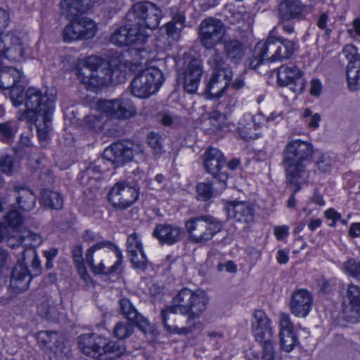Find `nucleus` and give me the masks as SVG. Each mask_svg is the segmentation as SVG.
Masks as SVG:
<instances>
[{"instance_id": "nucleus-1", "label": "nucleus", "mask_w": 360, "mask_h": 360, "mask_svg": "<svg viewBox=\"0 0 360 360\" xmlns=\"http://www.w3.org/2000/svg\"><path fill=\"white\" fill-rule=\"evenodd\" d=\"M209 300L202 290L181 289L173 298L171 305L161 310L165 330L171 334L188 335L193 333L197 321L207 308Z\"/></svg>"}, {"instance_id": "nucleus-2", "label": "nucleus", "mask_w": 360, "mask_h": 360, "mask_svg": "<svg viewBox=\"0 0 360 360\" xmlns=\"http://www.w3.org/2000/svg\"><path fill=\"white\" fill-rule=\"evenodd\" d=\"M313 154L312 144L300 139L292 140L285 146L282 165L286 181L297 186L296 191L308 180L307 165L311 162Z\"/></svg>"}, {"instance_id": "nucleus-3", "label": "nucleus", "mask_w": 360, "mask_h": 360, "mask_svg": "<svg viewBox=\"0 0 360 360\" xmlns=\"http://www.w3.org/2000/svg\"><path fill=\"white\" fill-rule=\"evenodd\" d=\"M41 271L40 260L36 250L32 248L24 249L22 247V257L18 260L11 274L8 286L11 295L6 298L1 297L0 302L6 304L14 295L26 290L32 278L39 276Z\"/></svg>"}, {"instance_id": "nucleus-4", "label": "nucleus", "mask_w": 360, "mask_h": 360, "mask_svg": "<svg viewBox=\"0 0 360 360\" xmlns=\"http://www.w3.org/2000/svg\"><path fill=\"white\" fill-rule=\"evenodd\" d=\"M86 262L95 274L110 275L117 273L122 263V251L109 240H102L90 247Z\"/></svg>"}, {"instance_id": "nucleus-5", "label": "nucleus", "mask_w": 360, "mask_h": 360, "mask_svg": "<svg viewBox=\"0 0 360 360\" xmlns=\"http://www.w3.org/2000/svg\"><path fill=\"white\" fill-rule=\"evenodd\" d=\"M119 61L111 60L105 63L99 56H90L77 70L80 81L91 87H97L112 82V75L117 72Z\"/></svg>"}, {"instance_id": "nucleus-6", "label": "nucleus", "mask_w": 360, "mask_h": 360, "mask_svg": "<svg viewBox=\"0 0 360 360\" xmlns=\"http://www.w3.org/2000/svg\"><path fill=\"white\" fill-rule=\"evenodd\" d=\"M98 0H63L60 3L61 12L68 19L75 18L79 25L82 36L84 39L93 38L96 32V24L90 18L81 16L86 13Z\"/></svg>"}, {"instance_id": "nucleus-7", "label": "nucleus", "mask_w": 360, "mask_h": 360, "mask_svg": "<svg viewBox=\"0 0 360 360\" xmlns=\"http://www.w3.org/2000/svg\"><path fill=\"white\" fill-rule=\"evenodd\" d=\"M223 225L219 219L210 214H202L187 220L185 229L192 243L204 245L221 231Z\"/></svg>"}, {"instance_id": "nucleus-8", "label": "nucleus", "mask_w": 360, "mask_h": 360, "mask_svg": "<svg viewBox=\"0 0 360 360\" xmlns=\"http://www.w3.org/2000/svg\"><path fill=\"white\" fill-rule=\"evenodd\" d=\"M162 18V11L154 4L137 3L131 7L126 15V19L133 22L136 27L146 33V29H155Z\"/></svg>"}, {"instance_id": "nucleus-9", "label": "nucleus", "mask_w": 360, "mask_h": 360, "mask_svg": "<svg viewBox=\"0 0 360 360\" xmlns=\"http://www.w3.org/2000/svg\"><path fill=\"white\" fill-rule=\"evenodd\" d=\"M140 186L131 177L117 181L108 193V201L113 207L118 210H126L135 203L139 199Z\"/></svg>"}, {"instance_id": "nucleus-10", "label": "nucleus", "mask_w": 360, "mask_h": 360, "mask_svg": "<svg viewBox=\"0 0 360 360\" xmlns=\"http://www.w3.org/2000/svg\"><path fill=\"white\" fill-rule=\"evenodd\" d=\"M164 82L162 72L150 68L137 75L131 82V91L138 98H147L156 92Z\"/></svg>"}, {"instance_id": "nucleus-11", "label": "nucleus", "mask_w": 360, "mask_h": 360, "mask_svg": "<svg viewBox=\"0 0 360 360\" xmlns=\"http://www.w3.org/2000/svg\"><path fill=\"white\" fill-rule=\"evenodd\" d=\"M23 72L15 68L5 67L0 70V89L9 90L11 100L15 106H19L23 102Z\"/></svg>"}, {"instance_id": "nucleus-12", "label": "nucleus", "mask_w": 360, "mask_h": 360, "mask_svg": "<svg viewBox=\"0 0 360 360\" xmlns=\"http://www.w3.org/2000/svg\"><path fill=\"white\" fill-rule=\"evenodd\" d=\"M226 33V28L221 20L215 18H206L200 24L199 40L205 49L211 50L221 43Z\"/></svg>"}, {"instance_id": "nucleus-13", "label": "nucleus", "mask_w": 360, "mask_h": 360, "mask_svg": "<svg viewBox=\"0 0 360 360\" xmlns=\"http://www.w3.org/2000/svg\"><path fill=\"white\" fill-rule=\"evenodd\" d=\"M97 105L101 113L109 118L127 120L136 115L135 105L128 98L100 100Z\"/></svg>"}, {"instance_id": "nucleus-14", "label": "nucleus", "mask_w": 360, "mask_h": 360, "mask_svg": "<svg viewBox=\"0 0 360 360\" xmlns=\"http://www.w3.org/2000/svg\"><path fill=\"white\" fill-rule=\"evenodd\" d=\"M23 102L26 107L27 111L33 112L34 115L46 112L47 105L51 104L53 110H54V103L56 98V93L54 89L50 90L49 92L42 93L41 90L34 88H28L25 94L22 93Z\"/></svg>"}, {"instance_id": "nucleus-15", "label": "nucleus", "mask_w": 360, "mask_h": 360, "mask_svg": "<svg viewBox=\"0 0 360 360\" xmlns=\"http://www.w3.org/2000/svg\"><path fill=\"white\" fill-rule=\"evenodd\" d=\"M147 38V34L129 22L125 25L117 28L110 36V41L117 46H125L134 44H143Z\"/></svg>"}, {"instance_id": "nucleus-16", "label": "nucleus", "mask_w": 360, "mask_h": 360, "mask_svg": "<svg viewBox=\"0 0 360 360\" xmlns=\"http://www.w3.org/2000/svg\"><path fill=\"white\" fill-rule=\"evenodd\" d=\"M277 82L281 86H290V90L296 94L302 93L306 85L302 72L292 64L283 65L278 68Z\"/></svg>"}, {"instance_id": "nucleus-17", "label": "nucleus", "mask_w": 360, "mask_h": 360, "mask_svg": "<svg viewBox=\"0 0 360 360\" xmlns=\"http://www.w3.org/2000/svg\"><path fill=\"white\" fill-rule=\"evenodd\" d=\"M37 340L41 347L52 351L59 359L68 357L71 349L64 338L56 331H40L37 335Z\"/></svg>"}, {"instance_id": "nucleus-18", "label": "nucleus", "mask_w": 360, "mask_h": 360, "mask_svg": "<svg viewBox=\"0 0 360 360\" xmlns=\"http://www.w3.org/2000/svg\"><path fill=\"white\" fill-rule=\"evenodd\" d=\"M202 74V62L193 58L179 71L178 81H182L183 88L186 92L194 94L198 89Z\"/></svg>"}, {"instance_id": "nucleus-19", "label": "nucleus", "mask_w": 360, "mask_h": 360, "mask_svg": "<svg viewBox=\"0 0 360 360\" xmlns=\"http://www.w3.org/2000/svg\"><path fill=\"white\" fill-rule=\"evenodd\" d=\"M276 28L270 32L265 41H259L255 47L254 59L250 65L256 69L259 65L264 62L278 61V53L276 43V37L273 35Z\"/></svg>"}, {"instance_id": "nucleus-20", "label": "nucleus", "mask_w": 360, "mask_h": 360, "mask_svg": "<svg viewBox=\"0 0 360 360\" xmlns=\"http://www.w3.org/2000/svg\"><path fill=\"white\" fill-rule=\"evenodd\" d=\"M342 304L344 319L352 323L359 322L360 321V288L352 283L348 285Z\"/></svg>"}, {"instance_id": "nucleus-21", "label": "nucleus", "mask_w": 360, "mask_h": 360, "mask_svg": "<svg viewBox=\"0 0 360 360\" xmlns=\"http://www.w3.org/2000/svg\"><path fill=\"white\" fill-rule=\"evenodd\" d=\"M227 217L242 224H249L254 221L255 209L253 204L248 201L228 202L225 207Z\"/></svg>"}, {"instance_id": "nucleus-22", "label": "nucleus", "mask_w": 360, "mask_h": 360, "mask_svg": "<svg viewBox=\"0 0 360 360\" xmlns=\"http://www.w3.org/2000/svg\"><path fill=\"white\" fill-rule=\"evenodd\" d=\"M24 49L20 37L12 33L0 34V55L12 61L23 59Z\"/></svg>"}, {"instance_id": "nucleus-23", "label": "nucleus", "mask_w": 360, "mask_h": 360, "mask_svg": "<svg viewBox=\"0 0 360 360\" xmlns=\"http://www.w3.org/2000/svg\"><path fill=\"white\" fill-rule=\"evenodd\" d=\"M78 347L85 355L99 359L102 348L105 344V338L96 333H86L78 337Z\"/></svg>"}, {"instance_id": "nucleus-24", "label": "nucleus", "mask_w": 360, "mask_h": 360, "mask_svg": "<svg viewBox=\"0 0 360 360\" xmlns=\"http://www.w3.org/2000/svg\"><path fill=\"white\" fill-rule=\"evenodd\" d=\"M227 173H221L219 179L210 182H200L196 185L197 200L204 202L221 193L226 188Z\"/></svg>"}, {"instance_id": "nucleus-25", "label": "nucleus", "mask_w": 360, "mask_h": 360, "mask_svg": "<svg viewBox=\"0 0 360 360\" xmlns=\"http://www.w3.org/2000/svg\"><path fill=\"white\" fill-rule=\"evenodd\" d=\"M252 333L255 340H263L274 337L271 321L262 310H255L251 319Z\"/></svg>"}, {"instance_id": "nucleus-26", "label": "nucleus", "mask_w": 360, "mask_h": 360, "mask_svg": "<svg viewBox=\"0 0 360 360\" xmlns=\"http://www.w3.org/2000/svg\"><path fill=\"white\" fill-rule=\"evenodd\" d=\"M204 165L207 172L212 175L214 179H219L226 166V160L223 153L215 148H208L204 153Z\"/></svg>"}, {"instance_id": "nucleus-27", "label": "nucleus", "mask_w": 360, "mask_h": 360, "mask_svg": "<svg viewBox=\"0 0 360 360\" xmlns=\"http://www.w3.org/2000/svg\"><path fill=\"white\" fill-rule=\"evenodd\" d=\"M312 301V295L309 291L298 290L291 295L290 311L296 316L305 317L311 310Z\"/></svg>"}, {"instance_id": "nucleus-28", "label": "nucleus", "mask_w": 360, "mask_h": 360, "mask_svg": "<svg viewBox=\"0 0 360 360\" xmlns=\"http://www.w3.org/2000/svg\"><path fill=\"white\" fill-rule=\"evenodd\" d=\"M182 231L180 227L173 224H158L153 231V236L162 245H172L181 240Z\"/></svg>"}, {"instance_id": "nucleus-29", "label": "nucleus", "mask_w": 360, "mask_h": 360, "mask_svg": "<svg viewBox=\"0 0 360 360\" xmlns=\"http://www.w3.org/2000/svg\"><path fill=\"white\" fill-rule=\"evenodd\" d=\"M103 158L113 163L115 167H120L131 160V151L128 145L117 142L104 150Z\"/></svg>"}, {"instance_id": "nucleus-30", "label": "nucleus", "mask_w": 360, "mask_h": 360, "mask_svg": "<svg viewBox=\"0 0 360 360\" xmlns=\"http://www.w3.org/2000/svg\"><path fill=\"white\" fill-rule=\"evenodd\" d=\"M232 77H225L219 73H214L207 84L204 93L209 99L220 98L230 84Z\"/></svg>"}, {"instance_id": "nucleus-31", "label": "nucleus", "mask_w": 360, "mask_h": 360, "mask_svg": "<svg viewBox=\"0 0 360 360\" xmlns=\"http://www.w3.org/2000/svg\"><path fill=\"white\" fill-rule=\"evenodd\" d=\"M13 191L16 202L21 210L30 212L35 207L37 196L30 188L23 185H15Z\"/></svg>"}, {"instance_id": "nucleus-32", "label": "nucleus", "mask_w": 360, "mask_h": 360, "mask_svg": "<svg viewBox=\"0 0 360 360\" xmlns=\"http://www.w3.org/2000/svg\"><path fill=\"white\" fill-rule=\"evenodd\" d=\"M304 6L299 0H283L278 6V18L281 21L298 19Z\"/></svg>"}, {"instance_id": "nucleus-33", "label": "nucleus", "mask_w": 360, "mask_h": 360, "mask_svg": "<svg viewBox=\"0 0 360 360\" xmlns=\"http://www.w3.org/2000/svg\"><path fill=\"white\" fill-rule=\"evenodd\" d=\"M46 105V112H41L35 115L37 136L41 141H44L49 137L51 129V120L54 110H53L51 105H49L50 104Z\"/></svg>"}, {"instance_id": "nucleus-34", "label": "nucleus", "mask_w": 360, "mask_h": 360, "mask_svg": "<svg viewBox=\"0 0 360 360\" xmlns=\"http://www.w3.org/2000/svg\"><path fill=\"white\" fill-rule=\"evenodd\" d=\"M207 63L210 68L215 71L214 73H219L225 77H232V71L229 69L228 64L223 54L217 49H212Z\"/></svg>"}, {"instance_id": "nucleus-35", "label": "nucleus", "mask_w": 360, "mask_h": 360, "mask_svg": "<svg viewBox=\"0 0 360 360\" xmlns=\"http://www.w3.org/2000/svg\"><path fill=\"white\" fill-rule=\"evenodd\" d=\"M186 17L181 13L174 15L165 25V32L172 41H177L181 37L182 30L185 27Z\"/></svg>"}, {"instance_id": "nucleus-36", "label": "nucleus", "mask_w": 360, "mask_h": 360, "mask_svg": "<svg viewBox=\"0 0 360 360\" xmlns=\"http://www.w3.org/2000/svg\"><path fill=\"white\" fill-rule=\"evenodd\" d=\"M224 52L232 62L238 63L244 56L245 49L242 42L236 39H224Z\"/></svg>"}, {"instance_id": "nucleus-37", "label": "nucleus", "mask_w": 360, "mask_h": 360, "mask_svg": "<svg viewBox=\"0 0 360 360\" xmlns=\"http://www.w3.org/2000/svg\"><path fill=\"white\" fill-rule=\"evenodd\" d=\"M125 352L123 344L117 341H110L105 338V344L102 348L99 360H115L120 357Z\"/></svg>"}, {"instance_id": "nucleus-38", "label": "nucleus", "mask_w": 360, "mask_h": 360, "mask_svg": "<svg viewBox=\"0 0 360 360\" xmlns=\"http://www.w3.org/2000/svg\"><path fill=\"white\" fill-rule=\"evenodd\" d=\"M278 61L290 58L297 48V41L283 37H276Z\"/></svg>"}, {"instance_id": "nucleus-39", "label": "nucleus", "mask_w": 360, "mask_h": 360, "mask_svg": "<svg viewBox=\"0 0 360 360\" xmlns=\"http://www.w3.org/2000/svg\"><path fill=\"white\" fill-rule=\"evenodd\" d=\"M41 195V202L45 207L56 210L63 208L64 200L60 193L50 189H44Z\"/></svg>"}, {"instance_id": "nucleus-40", "label": "nucleus", "mask_w": 360, "mask_h": 360, "mask_svg": "<svg viewBox=\"0 0 360 360\" xmlns=\"http://www.w3.org/2000/svg\"><path fill=\"white\" fill-rule=\"evenodd\" d=\"M342 53L347 60L346 71L356 68L357 66L360 65V54L354 45L352 44H346L343 47Z\"/></svg>"}, {"instance_id": "nucleus-41", "label": "nucleus", "mask_w": 360, "mask_h": 360, "mask_svg": "<svg viewBox=\"0 0 360 360\" xmlns=\"http://www.w3.org/2000/svg\"><path fill=\"white\" fill-rule=\"evenodd\" d=\"M70 22L64 27L63 31V40L66 42L84 39L79 25H77L75 18L68 19Z\"/></svg>"}, {"instance_id": "nucleus-42", "label": "nucleus", "mask_w": 360, "mask_h": 360, "mask_svg": "<svg viewBox=\"0 0 360 360\" xmlns=\"http://www.w3.org/2000/svg\"><path fill=\"white\" fill-rule=\"evenodd\" d=\"M18 131L17 124L13 121L0 123V141L11 143Z\"/></svg>"}, {"instance_id": "nucleus-43", "label": "nucleus", "mask_w": 360, "mask_h": 360, "mask_svg": "<svg viewBox=\"0 0 360 360\" xmlns=\"http://www.w3.org/2000/svg\"><path fill=\"white\" fill-rule=\"evenodd\" d=\"M134 331V326L131 321H122L117 322L113 328L115 337L119 340H124L130 337Z\"/></svg>"}, {"instance_id": "nucleus-44", "label": "nucleus", "mask_w": 360, "mask_h": 360, "mask_svg": "<svg viewBox=\"0 0 360 360\" xmlns=\"http://www.w3.org/2000/svg\"><path fill=\"white\" fill-rule=\"evenodd\" d=\"M91 163L81 174V181L83 184H88L91 181H96L101 173L102 169L97 163Z\"/></svg>"}, {"instance_id": "nucleus-45", "label": "nucleus", "mask_w": 360, "mask_h": 360, "mask_svg": "<svg viewBox=\"0 0 360 360\" xmlns=\"http://www.w3.org/2000/svg\"><path fill=\"white\" fill-rule=\"evenodd\" d=\"M256 131L257 129L252 122H247L245 120L239 122L238 132L240 136L245 141L256 139L258 137V134Z\"/></svg>"}, {"instance_id": "nucleus-46", "label": "nucleus", "mask_w": 360, "mask_h": 360, "mask_svg": "<svg viewBox=\"0 0 360 360\" xmlns=\"http://www.w3.org/2000/svg\"><path fill=\"white\" fill-rule=\"evenodd\" d=\"M11 240H8V245L13 248L21 247L22 249V247L30 246L29 248H32L33 250H35L34 248L39 246L42 242L41 236L34 233H29L27 236L21 238L20 243L17 245L11 243ZM24 249L26 248H24Z\"/></svg>"}, {"instance_id": "nucleus-47", "label": "nucleus", "mask_w": 360, "mask_h": 360, "mask_svg": "<svg viewBox=\"0 0 360 360\" xmlns=\"http://www.w3.org/2000/svg\"><path fill=\"white\" fill-rule=\"evenodd\" d=\"M281 347L286 352H291L297 344V339L293 332H280Z\"/></svg>"}, {"instance_id": "nucleus-48", "label": "nucleus", "mask_w": 360, "mask_h": 360, "mask_svg": "<svg viewBox=\"0 0 360 360\" xmlns=\"http://www.w3.org/2000/svg\"><path fill=\"white\" fill-rule=\"evenodd\" d=\"M262 347V360H274L275 359V348L273 342V338L264 339L263 340H256Z\"/></svg>"}, {"instance_id": "nucleus-49", "label": "nucleus", "mask_w": 360, "mask_h": 360, "mask_svg": "<svg viewBox=\"0 0 360 360\" xmlns=\"http://www.w3.org/2000/svg\"><path fill=\"white\" fill-rule=\"evenodd\" d=\"M120 313L131 321L137 317L139 312L131 303L130 300L126 298L121 299L119 302Z\"/></svg>"}, {"instance_id": "nucleus-50", "label": "nucleus", "mask_w": 360, "mask_h": 360, "mask_svg": "<svg viewBox=\"0 0 360 360\" xmlns=\"http://www.w3.org/2000/svg\"><path fill=\"white\" fill-rule=\"evenodd\" d=\"M17 171L14 158L4 155L0 158V172L7 176H12Z\"/></svg>"}, {"instance_id": "nucleus-51", "label": "nucleus", "mask_w": 360, "mask_h": 360, "mask_svg": "<svg viewBox=\"0 0 360 360\" xmlns=\"http://www.w3.org/2000/svg\"><path fill=\"white\" fill-rule=\"evenodd\" d=\"M348 88L351 91L360 89V65L346 71Z\"/></svg>"}, {"instance_id": "nucleus-52", "label": "nucleus", "mask_w": 360, "mask_h": 360, "mask_svg": "<svg viewBox=\"0 0 360 360\" xmlns=\"http://www.w3.org/2000/svg\"><path fill=\"white\" fill-rule=\"evenodd\" d=\"M131 321L133 323L134 326H136L144 334H153L155 330L154 326L141 314L139 313L137 317L132 319Z\"/></svg>"}, {"instance_id": "nucleus-53", "label": "nucleus", "mask_w": 360, "mask_h": 360, "mask_svg": "<svg viewBox=\"0 0 360 360\" xmlns=\"http://www.w3.org/2000/svg\"><path fill=\"white\" fill-rule=\"evenodd\" d=\"M72 257L75 264H76L79 272H83L86 274V269L84 267V257H83V250L81 245H77L73 247L72 250Z\"/></svg>"}, {"instance_id": "nucleus-54", "label": "nucleus", "mask_w": 360, "mask_h": 360, "mask_svg": "<svg viewBox=\"0 0 360 360\" xmlns=\"http://www.w3.org/2000/svg\"><path fill=\"white\" fill-rule=\"evenodd\" d=\"M127 252L129 255L143 251L142 244L136 233L131 234L127 240Z\"/></svg>"}, {"instance_id": "nucleus-55", "label": "nucleus", "mask_w": 360, "mask_h": 360, "mask_svg": "<svg viewBox=\"0 0 360 360\" xmlns=\"http://www.w3.org/2000/svg\"><path fill=\"white\" fill-rule=\"evenodd\" d=\"M131 262L136 269L144 271L147 267V259L143 251L130 255Z\"/></svg>"}, {"instance_id": "nucleus-56", "label": "nucleus", "mask_w": 360, "mask_h": 360, "mask_svg": "<svg viewBox=\"0 0 360 360\" xmlns=\"http://www.w3.org/2000/svg\"><path fill=\"white\" fill-rule=\"evenodd\" d=\"M147 142L155 153L161 152L162 149V139L158 133L150 132L147 136Z\"/></svg>"}, {"instance_id": "nucleus-57", "label": "nucleus", "mask_w": 360, "mask_h": 360, "mask_svg": "<svg viewBox=\"0 0 360 360\" xmlns=\"http://www.w3.org/2000/svg\"><path fill=\"white\" fill-rule=\"evenodd\" d=\"M5 221L8 226L15 228L22 223V217L16 210H11L6 216Z\"/></svg>"}, {"instance_id": "nucleus-58", "label": "nucleus", "mask_w": 360, "mask_h": 360, "mask_svg": "<svg viewBox=\"0 0 360 360\" xmlns=\"http://www.w3.org/2000/svg\"><path fill=\"white\" fill-rule=\"evenodd\" d=\"M345 271L352 277L360 281V262L354 259L348 260L345 264Z\"/></svg>"}, {"instance_id": "nucleus-59", "label": "nucleus", "mask_w": 360, "mask_h": 360, "mask_svg": "<svg viewBox=\"0 0 360 360\" xmlns=\"http://www.w3.org/2000/svg\"><path fill=\"white\" fill-rule=\"evenodd\" d=\"M328 15L326 13H321L317 19L316 25L317 27L324 30V36L328 38L330 37L332 30L328 27Z\"/></svg>"}, {"instance_id": "nucleus-60", "label": "nucleus", "mask_w": 360, "mask_h": 360, "mask_svg": "<svg viewBox=\"0 0 360 360\" xmlns=\"http://www.w3.org/2000/svg\"><path fill=\"white\" fill-rule=\"evenodd\" d=\"M160 122L166 127H174L179 122V117L170 112H163L160 115Z\"/></svg>"}, {"instance_id": "nucleus-61", "label": "nucleus", "mask_w": 360, "mask_h": 360, "mask_svg": "<svg viewBox=\"0 0 360 360\" xmlns=\"http://www.w3.org/2000/svg\"><path fill=\"white\" fill-rule=\"evenodd\" d=\"M280 332H293V323L291 322L288 314L281 313L280 314Z\"/></svg>"}, {"instance_id": "nucleus-62", "label": "nucleus", "mask_w": 360, "mask_h": 360, "mask_svg": "<svg viewBox=\"0 0 360 360\" xmlns=\"http://www.w3.org/2000/svg\"><path fill=\"white\" fill-rule=\"evenodd\" d=\"M53 310L54 309L50 307L48 302H43L38 307V312L40 316L47 320L52 319Z\"/></svg>"}, {"instance_id": "nucleus-63", "label": "nucleus", "mask_w": 360, "mask_h": 360, "mask_svg": "<svg viewBox=\"0 0 360 360\" xmlns=\"http://www.w3.org/2000/svg\"><path fill=\"white\" fill-rule=\"evenodd\" d=\"M316 165L322 172H327L330 167V162L328 157L325 155H321L316 162Z\"/></svg>"}, {"instance_id": "nucleus-64", "label": "nucleus", "mask_w": 360, "mask_h": 360, "mask_svg": "<svg viewBox=\"0 0 360 360\" xmlns=\"http://www.w3.org/2000/svg\"><path fill=\"white\" fill-rule=\"evenodd\" d=\"M58 250L56 248H52L49 250L44 252V257L46 259L45 267L46 269H51L53 266V261L58 255Z\"/></svg>"}]
</instances>
